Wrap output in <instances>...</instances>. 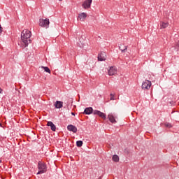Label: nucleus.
<instances>
[{"mask_svg": "<svg viewBox=\"0 0 179 179\" xmlns=\"http://www.w3.org/2000/svg\"><path fill=\"white\" fill-rule=\"evenodd\" d=\"M31 37V31L24 29L21 33L22 45L24 48H26L31 43L30 39Z\"/></svg>", "mask_w": 179, "mask_h": 179, "instance_id": "1", "label": "nucleus"}, {"mask_svg": "<svg viewBox=\"0 0 179 179\" xmlns=\"http://www.w3.org/2000/svg\"><path fill=\"white\" fill-rule=\"evenodd\" d=\"M38 169L40 170L37 174H44V173H45V171H47V165H45V164L44 163H41V162H39L38 163Z\"/></svg>", "mask_w": 179, "mask_h": 179, "instance_id": "2", "label": "nucleus"}, {"mask_svg": "<svg viewBox=\"0 0 179 179\" xmlns=\"http://www.w3.org/2000/svg\"><path fill=\"white\" fill-rule=\"evenodd\" d=\"M39 26L48 29V27H50V20L48 18L45 20L41 18L39 19Z\"/></svg>", "mask_w": 179, "mask_h": 179, "instance_id": "3", "label": "nucleus"}, {"mask_svg": "<svg viewBox=\"0 0 179 179\" xmlns=\"http://www.w3.org/2000/svg\"><path fill=\"white\" fill-rule=\"evenodd\" d=\"M150 86H152V82L145 80V82L143 83L141 87L143 90H149Z\"/></svg>", "mask_w": 179, "mask_h": 179, "instance_id": "4", "label": "nucleus"}, {"mask_svg": "<svg viewBox=\"0 0 179 179\" xmlns=\"http://www.w3.org/2000/svg\"><path fill=\"white\" fill-rule=\"evenodd\" d=\"M94 115H98V117H100L103 120H106L107 117L106 116V114L104 113L101 112L98 110H94L93 112Z\"/></svg>", "mask_w": 179, "mask_h": 179, "instance_id": "5", "label": "nucleus"}, {"mask_svg": "<svg viewBox=\"0 0 179 179\" xmlns=\"http://www.w3.org/2000/svg\"><path fill=\"white\" fill-rule=\"evenodd\" d=\"M93 0H85L83 3L82 6L84 9H89L92 5V2Z\"/></svg>", "mask_w": 179, "mask_h": 179, "instance_id": "6", "label": "nucleus"}, {"mask_svg": "<svg viewBox=\"0 0 179 179\" xmlns=\"http://www.w3.org/2000/svg\"><path fill=\"white\" fill-rule=\"evenodd\" d=\"M107 58V54L106 52H101L98 55V61H106Z\"/></svg>", "mask_w": 179, "mask_h": 179, "instance_id": "7", "label": "nucleus"}, {"mask_svg": "<svg viewBox=\"0 0 179 179\" xmlns=\"http://www.w3.org/2000/svg\"><path fill=\"white\" fill-rule=\"evenodd\" d=\"M115 73H117V69L114 66L110 67V69L108 71V75H109V76H113V75H115Z\"/></svg>", "mask_w": 179, "mask_h": 179, "instance_id": "8", "label": "nucleus"}, {"mask_svg": "<svg viewBox=\"0 0 179 179\" xmlns=\"http://www.w3.org/2000/svg\"><path fill=\"white\" fill-rule=\"evenodd\" d=\"M87 17V14H86V13H81L80 14H78V20H80V22H83L85 20V19H86Z\"/></svg>", "mask_w": 179, "mask_h": 179, "instance_id": "9", "label": "nucleus"}, {"mask_svg": "<svg viewBox=\"0 0 179 179\" xmlns=\"http://www.w3.org/2000/svg\"><path fill=\"white\" fill-rule=\"evenodd\" d=\"M47 127H50V129L53 131V132H55V131H57V127L51 121L47 122Z\"/></svg>", "mask_w": 179, "mask_h": 179, "instance_id": "10", "label": "nucleus"}, {"mask_svg": "<svg viewBox=\"0 0 179 179\" xmlns=\"http://www.w3.org/2000/svg\"><path fill=\"white\" fill-rule=\"evenodd\" d=\"M93 113H94V110H93V108L89 107V108H86L84 110L83 114H86L87 115H90V114H93Z\"/></svg>", "mask_w": 179, "mask_h": 179, "instance_id": "11", "label": "nucleus"}, {"mask_svg": "<svg viewBox=\"0 0 179 179\" xmlns=\"http://www.w3.org/2000/svg\"><path fill=\"white\" fill-rule=\"evenodd\" d=\"M67 129H68V131H71V132H73L74 134H76V132H78V128H76V127H75L74 125H72V124H69L67 127Z\"/></svg>", "mask_w": 179, "mask_h": 179, "instance_id": "12", "label": "nucleus"}, {"mask_svg": "<svg viewBox=\"0 0 179 179\" xmlns=\"http://www.w3.org/2000/svg\"><path fill=\"white\" fill-rule=\"evenodd\" d=\"M108 118L110 122H112V124L117 123V120H115V117H114V115H113V114H109L108 115Z\"/></svg>", "mask_w": 179, "mask_h": 179, "instance_id": "13", "label": "nucleus"}, {"mask_svg": "<svg viewBox=\"0 0 179 179\" xmlns=\"http://www.w3.org/2000/svg\"><path fill=\"white\" fill-rule=\"evenodd\" d=\"M63 104H64V102L61 101H57L55 104V108H62Z\"/></svg>", "mask_w": 179, "mask_h": 179, "instance_id": "14", "label": "nucleus"}, {"mask_svg": "<svg viewBox=\"0 0 179 179\" xmlns=\"http://www.w3.org/2000/svg\"><path fill=\"white\" fill-rule=\"evenodd\" d=\"M127 48H128V46L124 45V44H121L119 46V49L120 50V51H122V52H125V51H127Z\"/></svg>", "mask_w": 179, "mask_h": 179, "instance_id": "15", "label": "nucleus"}, {"mask_svg": "<svg viewBox=\"0 0 179 179\" xmlns=\"http://www.w3.org/2000/svg\"><path fill=\"white\" fill-rule=\"evenodd\" d=\"M112 160L115 163H118V162H120V157H118L117 155H115L113 156Z\"/></svg>", "mask_w": 179, "mask_h": 179, "instance_id": "16", "label": "nucleus"}, {"mask_svg": "<svg viewBox=\"0 0 179 179\" xmlns=\"http://www.w3.org/2000/svg\"><path fill=\"white\" fill-rule=\"evenodd\" d=\"M169 26V23H166L164 22H161L160 23V29H166Z\"/></svg>", "mask_w": 179, "mask_h": 179, "instance_id": "17", "label": "nucleus"}, {"mask_svg": "<svg viewBox=\"0 0 179 179\" xmlns=\"http://www.w3.org/2000/svg\"><path fill=\"white\" fill-rule=\"evenodd\" d=\"M76 146H77L78 148H82V146H83V141H78L76 142Z\"/></svg>", "mask_w": 179, "mask_h": 179, "instance_id": "18", "label": "nucleus"}, {"mask_svg": "<svg viewBox=\"0 0 179 179\" xmlns=\"http://www.w3.org/2000/svg\"><path fill=\"white\" fill-rule=\"evenodd\" d=\"M42 68L44 69L45 72H47L48 73H51V70L48 66H42Z\"/></svg>", "mask_w": 179, "mask_h": 179, "instance_id": "19", "label": "nucleus"}, {"mask_svg": "<svg viewBox=\"0 0 179 179\" xmlns=\"http://www.w3.org/2000/svg\"><path fill=\"white\" fill-rule=\"evenodd\" d=\"M165 127H166V128H171V124L170 123H165Z\"/></svg>", "mask_w": 179, "mask_h": 179, "instance_id": "20", "label": "nucleus"}, {"mask_svg": "<svg viewBox=\"0 0 179 179\" xmlns=\"http://www.w3.org/2000/svg\"><path fill=\"white\" fill-rule=\"evenodd\" d=\"M176 48H177L178 50H179V40H178V42L176 43Z\"/></svg>", "mask_w": 179, "mask_h": 179, "instance_id": "21", "label": "nucleus"}, {"mask_svg": "<svg viewBox=\"0 0 179 179\" xmlns=\"http://www.w3.org/2000/svg\"><path fill=\"white\" fill-rule=\"evenodd\" d=\"M110 100H115L114 94H110Z\"/></svg>", "mask_w": 179, "mask_h": 179, "instance_id": "22", "label": "nucleus"}, {"mask_svg": "<svg viewBox=\"0 0 179 179\" xmlns=\"http://www.w3.org/2000/svg\"><path fill=\"white\" fill-rule=\"evenodd\" d=\"M0 33H2V27L0 25Z\"/></svg>", "mask_w": 179, "mask_h": 179, "instance_id": "23", "label": "nucleus"}, {"mask_svg": "<svg viewBox=\"0 0 179 179\" xmlns=\"http://www.w3.org/2000/svg\"><path fill=\"white\" fill-rule=\"evenodd\" d=\"M2 92H3V90H2V89L0 87V93H2Z\"/></svg>", "mask_w": 179, "mask_h": 179, "instance_id": "24", "label": "nucleus"}, {"mask_svg": "<svg viewBox=\"0 0 179 179\" xmlns=\"http://www.w3.org/2000/svg\"><path fill=\"white\" fill-rule=\"evenodd\" d=\"M71 115H75V113L72 112Z\"/></svg>", "mask_w": 179, "mask_h": 179, "instance_id": "25", "label": "nucleus"}, {"mask_svg": "<svg viewBox=\"0 0 179 179\" xmlns=\"http://www.w3.org/2000/svg\"><path fill=\"white\" fill-rule=\"evenodd\" d=\"M0 127H2V123H0Z\"/></svg>", "mask_w": 179, "mask_h": 179, "instance_id": "26", "label": "nucleus"}, {"mask_svg": "<svg viewBox=\"0 0 179 179\" xmlns=\"http://www.w3.org/2000/svg\"><path fill=\"white\" fill-rule=\"evenodd\" d=\"M0 163H2V160L0 159Z\"/></svg>", "mask_w": 179, "mask_h": 179, "instance_id": "27", "label": "nucleus"}, {"mask_svg": "<svg viewBox=\"0 0 179 179\" xmlns=\"http://www.w3.org/2000/svg\"><path fill=\"white\" fill-rule=\"evenodd\" d=\"M59 1H62V0H59Z\"/></svg>", "mask_w": 179, "mask_h": 179, "instance_id": "28", "label": "nucleus"}]
</instances>
